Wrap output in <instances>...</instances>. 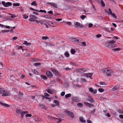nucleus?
Returning a JSON list of instances; mask_svg holds the SVG:
<instances>
[{
    "instance_id": "cd10ccee",
    "label": "nucleus",
    "mask_w": 123,
    "mask_h": 123,
    "mask_svg": "<svg viewBox=\"0 0 123 123\" xmlns=\"http://www.w3.org/2000/svg\"><path fill=\"white\" fill-rule=\"evenodd\" d=\"M43 17L49 19H51V17H49V15H44L43 16Z\"/></svg>"
},
{
    "instance_id": "680f3d73",
    "label": "nucleus",
    "mask_w": 123,
    "mask_h": 123,
    "mask_svg": "<svg viewBox=\"0 0 123 123\" xmlns=\"http://www.w3.org/2000/svg\"><path fill=\"white\" fill-rule=\"evenodd\" d=\"M48 13L51 14H53V12L51 11H49L48 12Z\"/></svg>"
},
{
    "instance_id": "72a5a7b5",
    "label": "nucleus",
    "mask_w": 123,
    "mask_h": 123,
    "mask_svg": "<svg viewBox=\"0 0 123 123\" xmlns=\"http://www.w3.org/2000/svg\"><path fill=\"white\" fill-rule=\"evenodd\" d=\"M77 105L80 107H81L83 105L81 103H79L77 104Z\"/></svg>"
},
{
    "instance_id": "f8f14e48",
    "label": "nucleus",
    "mask_w": 123,
    "mask_h": 123,
    "mask_svg": "<svg viewBox=\"0 0 123 123\" xmlns=\"http://www.w3.org/2000/svg\"><path fill=\"white\" fill-rule=\"evenodd\" d=\"M87 99L89 102L91 103H92L94 101L93 99L90 96L89 97V98Z\"/></svg>"
},
{
    "instance_id": "ddd939ff",
    "label": "nucleus",
    "mask_w": 123,
    "mask_h": 123,
    "mask_svg": "<svg viewBox=\"0 0 123 123\" xmlns=\"http://www.w3.org/2000/svg\"><path fill=\"white\" fill-rule=\"evenodd\" d=\"M105 12L108 13L109 14L111 15L112 13V11L110 8H109L108 9V11H105Z\"/></svg>"
},
{
    "instance_id": "0eeeda50",
    "label": "nucleus",
    "mask_w": 123,
    "mask_h": 123,
    "mask_svg": "<svg viewBox=\"0 0 123 123\" xmlns=\"http://www.w3.org/2000/svg\"><path fill=\"white\" fill-rule=\"evenodd\" d=\"M72 99L74 101L78 102L80 101L79 98L77 97H73L72 98Z\"/></svg>"
},
{
    "instance_id": "dca6fc26",
    "label": "nucleus",
    "mask_w": 123,
    "mask_h": 123,
    "mask_svg": "<svg viewBox=\"0 0 123 123\" xmlns=\"http://www.w3.org/2000/svg\"><path fill=\"white\" fill-rule=\"evenodd\" d=\"M109 69L107 68H105L104 69L102 70V72L105 74H107L108 71H109Z\"/></svg>"
},
{
    "instance_id": "4be33fe9",
    "label": "nucleus",
    "mask_w": 123,
    "mask_h": 123,
    "mask_svg": "<svg viewBox=\"0 0 123 123\" xmlns=\"http://www.w3.org/2000/svg\"><path fill=\"white\" fill-rule=\"evenodd\" d=\"M120 50V49L119 48H114L112 49V50L114 52L116 51H119Z\"/></svg>"
},
{
    "instance_id": "37998d69",
    "label": "nucleus",
    "mask_w": 123,
    "mask_h": 123,
    "mask_svg": "<svg viewBox=\"0 0 123 123\" xmlns=\"http://www.w3.org/2000/svg\"><path fill=\"white\" fill-rule=\"evenodd\" d=\"M96 111V110L95 109H94L93 110L91 111L90 112V114H92L94 113Z\"/></svg>"
},
{
    "instance_id": "c756f323",
    "label": "nucleus",
    "mask_w": 123,
    "mask_h": 123,
    "mask_svg": "<svg viewBox=\"0 0 123 123\" xmlns=\"http://www.w3.org/2000/svg\"><path fill=\"white\" fill-rule=\"evenodd\" d=\"M117 111L120 114H123V111L121 109H118L117 110Z\"/></svg>"
},
{
    "instance_id": "5701e85b",
    "label": "nucleus",
    "mask_w": 123,
    "mask_h": 123,
    "mask_svg": "<svg viewBox=\"0 0 123 123\" xmlns=\"http://www.w3.org/2000/svg\"><path fill=\"white\" fill-rule=\"evenodd\" d=\"M100 3L101 5L103 7H104L105 6V5L103 0H101Z\"/></svg>"
},
{
    "instance_id": "4d7b16f0",
    "label": "nucleus",
    "mask_w": 123,
    "mask_h": 123,
    "mask_svg": "<svg viewBox=\"0 0 123 123\" xmlns=\"http://www.w3.org/2000/svg\"><path fill=\"white\" fill-rule=\"evenodd\" d=\"M62 20V19L61 18H56L55 19V20L58 21H61Z\"/></svg>"
},
{
    "instance_id": "2f4dec72",
    "label": "nucleus",
    "mask_w": 123,
    "mask_h": 123,
    "mask_svg": "<svg viewBox=\"0 0 123 123\" xmlns=\"http://www.w3.org/2000/svg\"><path fill=\"white\" fill-rule=\"evenodd\" d=\"M71 94L69 93L66 95L65 96V98H67L71 96Z\"/></svg>"
},
{
    "instance_id": "412c9836",
    "label": "nucleus",
    "mask_w": 123,
    "mask_h": 123,
    "mask_svg": "<svg viewBox=\"0 0 123 123\" xmlns=\"http://www.w3.org/2000/svg\"><path fill=\"white\" fill-rule=\"evenodd\" d=\"M1 104L3 106L6 107H9L10 106V105L6 103H2Z\"/></svg>"
},
{
    "instance_id": "9b49d317",
    "label": "nucleus",
    "mask_w": 123,
    "mask_h": 123,
    "mask_svg": "<svg viewBox=\"0 0 123 123\" xmlns=\"http://www.w3.org/2000/svg\"><path fill=\"white\" fill-rule=\"evenodd\" d=\"M79 72L83 73L86 72V68H81L78 70Z\"/></svg>"
},
{
    "instance_id": "bf43d9fd",
    "label": "nucleus",
    "mask_w": 123,
    "mask_h": 123,
    "mask_svg": "<svg viewBox=\"0 0 123 123\" xmlns=\"http://www.w3.org/2000/svg\"><path fill=\"white\" fill-rule=\"evenodd\" d=\"M81 81L83 82H85L86 81V80L84 79H81Z\"/></svg>"
},
{
    "instance_id": "f257e3e1",
    "label": "nucleus",
    "mask_w": 123,
    "mask_h": 123,
    "mask_svg": "<svg viewBox=\"0 0 123 123\" xmlns=\"http://www.w3.org/2000/svg\"><path fill=\"white\" fill-rule=\"evenodd\" d=\"M115 41L114 40L109 41L105 44L106 46L107 47L113 48L116 46V45L114 44Z\"/></svg>"
},
{
    "instance_id": "1a4fd4ad",
    "label": "nucleus",
    "mask_w": 123,
    "mask_h": 123,
    "mask_svg": "<svg viewBox=\"0 0 123 123\" xmlns=\"http://www.w3.org/2000/svg\"><path fill=\"white\" fill-rule=\"evenodd\" d=\"M84 104L86 105L87 106H88L90 108L93 107L94 106L93 104L86 102H84Z\"/></svg>"
},
{
    "instance_id": "603ef678",
    "label": "nucleus",
    "mask_w": 123,
    "mask_h": 123,
    "mask_svg": "<svg viewBox=\"0 0 123 123\" xmlns=\"http://www.w3.org/2000/svg\"><path fill=\"white\" fill-rule=\"evenodd\" d=\"M30 10H32L33 11H35L36 12H37V10L34 9L32 8L31 7H30Z\"/></svg>"
},
{
    "instance_id": "de8ad7c7",
    "label": "nucleus",
    "mask_w": 123,
    "mask_h": 123,
    "mask_svg": "<svg viewBox=\"0 0 123 123\" xmlns=\"http://www.w3.org/2000/svg\"><path fill=\"white\" fill-rule=\"evenodd\" d=\"M69 116H70L72 118H73L74 116L73 113L72 112H71L69 114Z\"/></svg>"
},
{
    "instance_id": "9d476101",
    "label": "nucleus",
    "mask_w": 123,
    "mask_h": 123,
    "mask_svg": "<svg viewBox=\"0 0 123 123\" xmlns=\"http://www.w3.org/2000/svg\"><path fill=\"white\" fill-rule=\"evenodd\" d=\"M89 91L93 93L94 94L96 93H97V90L96 89H94L93 90V88L92 87L89 88Z\"/></svg>"
},
{
    "instance_id": "4c0bfd02",
    "label": "nucleus",
    "mask_w": 123,
    "mask_h": 123,
    "mask_svg": "<svg viewBox=\"0 0 123 123\" xmlns=\"http://www.w3.org/2000/svg\"><path fill=\"white\" fill-rule=\"evenodd\" d=\"M86 17L85 15H82L81 16L80 18H81L82 20H84Z\"/></svg>"
},
{
    "instance_id": "2eb2a0df",
    "label": "nucleus",
    "mask_w": 123,
    "mask_h": 123,
    "mask_svg": "<svg viewBox=\"0 0 123 123\" xmlns=\"http://www.w3.org/2000/svg\"><path fill=\"white\" fill-rule=\"evenodd\" d=\"M22 111V110L18 108L16 109V112L18 114H20Z\"/></svg>"
},
{
    "instance_id": "f3484780",
    "label": "nucleus",
    "mask_w": 123,
    "mask_h": 123,
    "mask_svg": "<svg viewBox=\"0 0 123 123\" xmlns=\"http://www.w3.org/2000/svg\"><path fill=\"white\" fill-rule=\"evenodd\" d=\"M23 44L27 46L31 45V43H28L27 41H24V42L23 43Z\"/></svg>"
},
{
    "instance_id": "7ed1b4c3",
    "label": "nucleus",
    "mask_w": 123,
    "mask_h": 123,
    "mask_svg": "<svg viewBox=\"0 0 123 123\" xmlns=\"http://www.w3.org/2000/svg\"><path fill=\"white\" fill-rule=\"evenodd\" d=\"M2 4L5 7H7L9 6H11L12 5V4L10 2H8L5 3L4 1L1 2Z\"/></svg>"
},
{
    "instance_id": "e433bc0d",
    "label": "nucleus",
    "mask_w": 123,
    "mask_h": 123,
    "mask_svg": "<svg viewBox=\"0 0 123 123\" xmlns=\"http://www.w3.org/2000/svg\"><path fill=\"white\" fill-rule=\"evenodd\" d=\"M111 15L115 19L117 18V16L114 13H112Z\"/></svg>"
},
{
    "instance_id": "c9c22d12",
    "label": "nucleus",
    "mask_w": 123,
    "mask_h": 123,
    "mask_svg": "<svg viewBox=\"0 0 123 123\" xmlns=\"http://www.w3.org/2000/svg\"><path fill=\"white\" fill-rule=\"evenodd\" d=\"M51 70L54 74H55V72H56V70H55L54 68H51Z\"/></svg>"
},
{
    "instance_id": "6ab92c4d",
    "label": "nucleus",
    "mask_w": 123,
    "mask_h": 123,
    "mask_svg": "<svg viewBox=\"0 0 123 123\" xmlns=\"http://www.w3.org/2000/svg\"><path fill=\"white\" fill-rule=\"evenodd\" d=\"M80 121V122H81L83 123H85L86 121L85 120L83 119V118L82 117H80L79 118Z\"/></svg>"
},
{
    "instance_id": "864d4df0",
    "label": "nucleus",
    "mask_w": 123,
    "mask_h": 123,
    "mask_svg": "<svg viewBox=\"0 0 123 123\" xmlns=\"http://www.w3.org/2000/svg\"><path fill=\"white\" fill-rule=\"evenodd\" d=\"M29 20L30 21H34V19L33 18H30L29 19Z\"/></svg>"
},
{
    "instance_id": "393cba45",
    "label": "nucleus",
    "mask_w": 123,
    "mask_h": 123,
    "mask_svg": "<svg viewBox=\"0 0 123 123\" xmlns=\"http://www.w3.org/2000/svg\"><path fill=\"white\" fill-rule=\"evenodd\" d=\"M75 52V50L74 49H71V53L72 54H74Z\"/></svg>"
},
{
    "instance_id": "f03ea898",
    "label": "nucleus",
    "mask_w": 123,
    "mask_h": 123,
    "mask_svg": "<svg viewBox=\"0 0 123 123\" xmlns=\"http://www.w3.org/2000/svg\"><path fill=\"white\" fill-rule=\"evenodd\" d=\"M0 93L2 94L3 96H6L9 95V94L3 88H0Z\"/></svg>"
},
{
    "instance_id": "6e6552de",
    "label": "nucleus",
    "mask_w": 123,
    "mask_h": 123,
    "mask_svg": "<svg viewBox=\"0 0 123 123\" xmlns=\"http://www.w3.org/2000/svg\"><path fill=\"white\" fill-rule=\"evenodd\" d=\"M47 3L48 4H49L51 5L53 7L56 8H57V5L55 3H54L53 2H47Z\"/></svg>"
},
{
    "instance_id": "49530a36",
    "label": "nucleus",
    "mask_w": 123,
    "mask_h": 123,
    "mask_svg": "<svg viewBox=\"0 0 123 123\" xmlns=\"http://www.w3.org/2000/svg\"><path fill=\"white\" fill-rule=\"evenodd\" d=\"M34 74H36L37 75L38 74V73L37 72V71L36 69H35L34 70Z\"/></svg>"
},
{
    "instance_id": "79ce46f5",
    "label": "nucleus",
    "mask_w": 123,
    "mask_h": 123,
    "mask_svg": "<svg viewBox=\"0 0 123 123\" xmlns=\"http://www.w3.org/2000/svg\"><path fill=\"white\" fill-rule=\"evenodd\" d=\"M13 5L14 6H19L20 5V4L18 3H14L13 4Z\"/></svg>"
},
{
    "instance_id": "20e7f679",
    "label": "nucleus",
    "mask_w": 123,
    "mask_h": 123,
    "mask_svg": "<svg viewBox=\"0 0 123 123\" xmlns=\"http://www.w3.org/2000/svg\"><path fill=\"white\" fill-rule=\"evenodd\" d=\"M74 26L75 28H82L83 27V25L80 24L79 22H76L74 25Z\"/></svg>"
},
{
    "instance_id": "a211bd4d",
    "label": "nucleus",
    "mask_w": 123,
    "mask_h": 123,
    "mask_svg": "<svg viewBox=\"0 0 123 123\" xmlns=\"http://www.w3.org/2000/svg\"><path fill=\"white\" fill-rule=\"evenodd\" d=\"M54 102L56 104V105L58 106H59V102L58 100H55L54 101Z\"/></svg>"
},
{
    "instance_id": "0e129e2a",
    "label": "nucleus",
    "mask_w": 123,
    "mask_h": 123,
    "mask_svg": "<svg viewBox=\"0 0 123 123\" xmlns=\"http://www.w3.org/2000/svg\"><path fill=\"white\" fill-rule=\"evenodd\" d=\"M44 95L46 97L49 96V94L47 93H45Z\"/></svg>"
},
{
    "instance_id": "423d86ee",
    "label": "nucleus",
    "mask_w": 123,
    "mask_h": 123,
    "mask_svg": "<svg viewBox=\"0 0 123 123\" xmlns=\"http://www.w3.org/2000/svg\"><path fill=\"white\" fill-rule=\"evenodd\" d=\"M46 74L47 76L49 78H52L53 75L51 72L49 71H47L46 72Z\"/></svg>"
},
{
    "instance_id": "a18cd8bd",
    "label": "nucleus",
    "mask_w": 123,
    "mask_h": 123,
    "mask_svg": "<svg viewBox=\"0 0 123 123\" xmlns=\"http://www.w3.org/2000/svg\"><path fill=\"white\" fill-rule=\"evenodd\" d=\"M46 91L49 93L50 94H52V92L49 89H47L46 90Z\"/></svg>"
},
{
    "instance_id": "3c124183",
    "label": "nucleus",
    "mask_w": 123,
    "mask_h": 123,
    "mask_svg": "<svg viewBox=\"0 0 123 123\" xmlns=\"http://www.w3.org/2000/svg\"><path fill=\"white\" fill-rule=\"evenodd\" d=\"M65 92L64 91H63L61 92V96H63L65 94Z\"/></svg>"
},
{
    "instance_id": "c85d7f7f",
    "label": "nucleus",
    "mask_w": 123,
    "mask_h": 123,
    "mask_svg": "<svg viewBox=\"0 0 123 123\" xmlns=\"http://www.w3.org/2000/svg\"><path fill=\"white\" fill-rule=\"evenodd\" d=\"M31 4L32 5L34 6H37V4L36 2L35 1H33L32 3H31Z\"/></svg>"
},
{
    "instance_id": "aec40b11",
    "label": "nucleus",
    "mask_w": 123,
    "mask_h": 123,
    "mask_svg": "<svg viewBox=\"0 0 123 123\" xmlns=\"http://www.w3.org/2000/svg\"><path fill=\"white\" fill-rule=\"evenodd\" d=\"M41 77L44 80H47V77L46 76L43 75H41Z\"/></svg>"
},
{
    "instance_id": "bb28decb",
    "label": "nucleus",
    "mask_w": 123,
    "mask_h": 123,
    "mask_svg": "<svg viewBox=\"0 0 123 123\" xmlns=\"http://www.w3.org/2000/svg\"><path fill=\"white\" fill-rule=\"evenodd\" d=\"M65 55L67 57H69V55L67 52H66L64 53Z\"/></svg>"
},
{
    "instance_id": "b1692460",
    "label": "nucleus",
    "mask_w": 123,
    "mask_h": 123,
    "mask_svg": "<svg viewBox=\"0 0 123 123\" xmlns=\"http://www.w3.org/2000/svg\"><path fill=\"white\" fill-rule=\"evenodd\" d=\"M55 74L56 75L58 76H60V74L59 73V72H58V71L56 70V72H55V73L54 74Z\"/></svg>"
},
{
    "instance_id": "58836bf2",
    "label": "nucleus",
    "mask_w": 123,
    "mask_h": 123,
    "mask_svg": "<svg viewBox=\"0 0 123 123\" xmlns=\"http://www.w3.org/2000/svg\"><path fill=\"white\" fill-rule=\"evenodd\" d=\"M41 64L40 63L37 62L34 64V65L35 66H38L40 65Z\"/></svg>"
},
{
    "instance_id": "13d9d810",
    "label": "nucleus",
    "mask_w": 123,
    "mask_h": 123,
    "mask_svg": "<svg viewBox=\"0 0 123 123\" xmlns=\"http://www.w3.org/2000/svg\"><path fill=\"white\" fill-rule=\"evenodd\" d=\"M93 26V25L91 23L89 24L88 25V27L89 28H91Z\"/></svg>"
},
{
    "instance_id": "a19ab883",
    "label": "nucleus",
    "mask_w": 123,
    "mask_h": 123,
    "mask_svg": "<svg viewBox=\"0 0 123 123\" xmlns=\"http://www.w3.org/2000/svg\"><path fill=\"white\" fill-rule=\"evenodd\" d=\"M1 31L3 33L8 32L10 31V30H2Z\"/></svg>"
},
{
    "instance_id": "8fccbe9b",
    "label": "nucleus",
    "mask_w": 123,
    "mask_h": 123,
    "mask_svg": "<svg viewBox=\"0 0 123 123\" xmlns=\"http://www.w3.org/2000/svg\"><path fill=\"white\" fill-rule=\"evenodd\" d=\"M25 116L26 117H30L32 116V115L30 114H26Z\"/></svg>"
},
{
    "instance_id": "473e14b6",
    "label": "nucleus",
    "mask_w": 123,
    "mask_h": 123,
    "mask_svg": "<svg viewBox=\"0 0 123 123\" xmlns=\"http://www.w3.org/2000/svg\"><path fill=\"white\" fill-rule=\"evenodd\" d=\"M21 114V116L22 118L24 116V114H25V113L24 111L22 112V111L21 112V113H20Z\"/></svg>"
},
{
    "instance_id": "e2e57ef3",
    "label": "nucleus",
    "mask_w": 123,
    "mask_h": 123,
    "mask_svg": "<svg viewBox=\"0 0 123 123\" xmlns=\"http://www.w3.org/2000/svg\"><path fill=\"white\" fill-rule=\"evenodd\" d=\"M67 24L69 26L71 25V23L70 22H67Z\"/></svg>"
},
{
    "instance_id": "09e8293b",
    "label": "nucleus",
    "mask_w": 123,
    "mask_h": 123,
    "mask_svg": "<svg viewBox=\"0 0 123 123\" xmlns=\"http://www.w3.org/2000/svg\"><path fill=\"white\" fill-rule=\"evenodd\" d=\"M42 38L43 39L46 40L48 38V37L47 36H43L42 37Z\"/></svg>"
},
{
    "instance_id": "7c9ffc66",
    "label": "nucleus",
    "mask_w": 123,
    "mask_h": 123,
    "mask_svg": "<svg viewBox=\"0 0 123 123\" xmlns=\"http://www.w3.org/2000/svg\"><path fill=\"white\" fill-rule=\"evenodd\" d=\"M38 106L39 107H41L42 108H44L45 107V106L44 105H43L41 104H38Z\"/></svg>"
},
{
    "instance_id": "774afa93",
    "label": "nucleus",
    "mask_w": 123,
    "mask_h": 123,
    "mask_svg": "<svg viewBox=\"0 0 123 123\" xmlns=\"http://www.w3.org/2000/svg\"><path fill=\"white\" fill-rule=\"evenodd\" d=\"M87 121L88 123H92V121L89 120H87Z\"/></svg>"
},
{
    "instance_id": "c03bdc74",
    "label": "nucleus",
    "mask_w": 123,
    "mask_h": 123,
    "mask_svg": "<svg viewBox=\"0 0 123 123\" xmlns=\"http://www.w3.org/2000/svg\"><path fill=\"white\" fill-rule=\"evenodd\" d=\"M100 85H106V84L105 83V82H100Z\"/></svg>"
},
{
    "instance_id": "4468645a",
    "label": "nucleus",
    "mask_w": 123,
    "mask_h": 123,
    "mask_svg": "<svg viewBox=\"0 0 123 123\" xmlns=\"http://www.w3.org/2000/svg\"><path fill=\"white\" fill-rule=\"evenodd\" d=\"M119 87V85H116L114 86L113 88V91H115Z\"/></svg>"
},
{
    "instance_id": "a878e982",
    "label": "nucleus",
    "mask_w": 123,
    "mask_h": 123,
    "mask_svg": "<svg viewBox=\"0 0 123 123\" xmlns=\"http://www.w3.org/2000/svg\"><path fill=\"white\" fill-rule=\"evenodd\" d=\"M72 40L76 42H79V40L76 38H72Z\"/></svg>"
},
{
    "instance_id": "ea45409f",
    "label": "nucleus",
    "mask_w": 123,
    "mask_h": 123,
    "mask_svg": "<svg viewBox=\"0 0 123 123\" xmlns=\"http://www.w3.org/2000/svg\"><path fill=\"white\" fill-rule=\"evenodd\" d=\"M98 91L100 92H102L104 91V90H103V89L102 88H99L98 89Z\"/></svg>"
},
{
    "instance_id": "69168bd1",
    "label": "nucleus",
    "mask_w": 123,
    "mask_h": 123,
    "mask_svg": "<svg viewBox=\"0 0 123 123\" xmlns=\"http://www.w3.org/2000/svg\"><path fill=\"white\" fill-rule=\"evenodd\" d=\"M39 23L43 25V21H41V20L39 21Z\"/></svg>"
},
{
    "instance_id": "6e6d98bb",
    "label": "nucleus",
    "mask_w": 123,
    "mask_h": 123,
    "mask_svg": "<svg viewBox=\"0 0 123 123\" xmlns=\"http://www.w3.org/2000/svg\"><path fill=\"white\" fill-rule=\"evenodd\" d=\"M96 36L97 37L99 38L101 36V35L100 34H98Z\"/></svg>"
},
{
    "instance_id": "f704fd0d",
    "label": "nucleus",
    "mask_w": 123,
    "mask_h": 123,
    "mask_svg": "<svg viewBox=\"0 0 123 123\" xmlns=\"http://www.w3.org/2000/svg\"><path fill=\"white\" fill-rule=\"evenodd\" d=\"M23 16L24 18L25 19H26L28 17V16L25 14H24Z\"/></svg>"
},
{
    "instance_id": "5fc2aeb1",
    "label": "nucleus",
    "mask_w": 123,
    "mask_h": 123,
    "mask_svg": "<svg viewBox=\"0 0 123 123\" xmlns=\"http://www.w3.org/2000/svg\"><path fill=\"white\" fill-rule=\"evenodd\" d=\"M17 47L18 49H22L23 47L22 46H19L18 45L17 46Z\"/></svg>"
},
{
    "instance_id": "39448f33",
    "label": "nucleus",
    "mask_w": 123,
    "mask_h": 123,
    "mask_svg": "<svg viewBox=\"0 0 123 123\" xmlns=\"http://www.w3.org/2000/svg\"><path fill=\"white\" fill-rule=\"evenodd\" d=\"M93 73H86L84 74V76L86 77H89L90 79H92V76L93 75Z\"/></svg>"
},
{
    "instance_id": "338daca9",
    "label": "nucleus",
    "mask_w": 123,
    "mask_h": 123,
    "mask_svg": "<svg viewBox=\"0 0 123 123\" xmlns=\"http://www.w3.org/2000/svg\"><path fill=\"white\" fill-rule=\"evenodd\" d=\"M119 117L121 119H123V115H119Z\"/></svg>"
},
{
    "instance_id": "052dcab7",
    "label": "nucleus",
    "mask_w": 123,
    "mask_h": 123,
    "mask_svg": "<svg viewBox=\"0 0 123 123\" xmlns=\"http://www.w3.org/2000/svg\"><path fill=\"white\" fill-rule=\"evenodd\" d=\"M16 17V16L15 15V14H12L11 16V17L12 18H15Z\"/></svg>"
}]
</instances>
